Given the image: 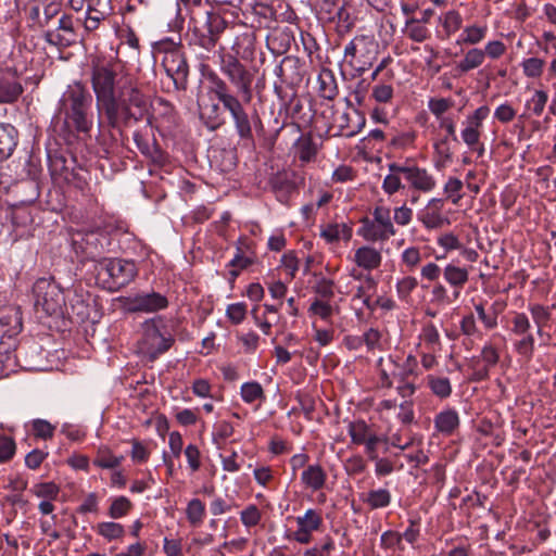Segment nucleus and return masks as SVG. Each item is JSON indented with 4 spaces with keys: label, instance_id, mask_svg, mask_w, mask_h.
<instances>
[{
    "label": "nucleus",
    "instance_id": "9",
    "mask_svg": "<svg viewBox=\"0 0 556 556\" xmlns=\"http://www.w3.org/2000/svg\"><path fill=\"white\" fill-rule=\"evenodd\" d=\"M531 323L527 314L517 312L510 319V333L518 337L513 343L515 352L526 361L534 354L535 339L531 332Z\"/></svg>",
    "mask_w": 556,
    "mask_h": 556
},
{
    "label": "nucleus",
    "instance_id": "42",
    "mask_svg": "<svg viewBox=\"0 0 556 556\" xmlns=\"http://www.w3.org/2000/svg\"><path fill=\"white\" fill-rule=\"evenodd\" d=\"M186 516L191 526L198 527L202 525L205 517V505L199 498L189 501L186 507Z\"/></svg>",
    "mask_w": 556,
    "mask_h": 556
},
{
    "label": "nucleus",
    "instance_id": "35",
    "mask_svg": "<svg viewBox=\"0 0 556 556\" xmlns=\"http://www.w3.org/2000/svg\"><path fill=\"white\" fill-rule=\"evenodd\" d=\"M548 102V93L544 89H535L525 103V110L534 116H541Z\"/></svg>",
    "mask_w": 556,
    "mask_h": 556
},
{
    "label": "nucleus",
    "instance_id": "33",
    "mask_svg": "<svg viewBox=\"0 0 556 556\" xmlns=\"http://www.w3.org/2000/svg\"><path fill=\"white\" fill-rule=\"evenodd\" d=\"M348 432L353 444L363 445L375 431L365 420L358 419L349 424Z\"/></svg>",
    "mask_w": 556,
    "mask_h": 556
},
{
    "label": "nucleus",
    "instance_id": "34",
    "mask_svg": "<svg viewBox=\"0 0 556 556\" xmlns=\"http://www.w3.org/2000/svg\"><path fill=\"white\" fill-rule=\"evenodd\" d=\"M389 174L384 177L382 182V189L388 194H393L400 189L404 188L402 184L403 173L395 170L394 167H402L400 163H390L388 165Z\"/></svg>",
    "mask_w": 556,
    "mask_h": 556
},
{
    "label": "nucleus",
    "instance_id": "50",
    "mask_svg": "<svg viewBox=\"0 0 556 556\" xmlns=\"http://www.w3.org/2000/svg\"><path fill=\"white\" fill-rule=\"evenodd\" d=\"M388 442L389 438L387 435L377 434L372 432V434L363 443L365 446V453L369 459H376L378 455V446L379 444H384V452L388 451Z\"/></svg>",
    "mask_w": 556,
    "mask_h": 556
},
{
    "label": "nucleus",
    "instance_id": "58",
    "mask_svg": "<svg viewBox=\"0 0 556 556\" xmlns=\"http://www.w3.org/2000/svg\"><path fill=\"white\" fill-rule=\"evenodd\" d=\"M416 139L415 131H403L392 136L390 147L396 150H405L414 146Z\"/></svg>",
    "mask_w": 556,
    "mask_h": 556
},
{
    "label": "nucleus",
    "instance_id": "37",
    "mask_svg": "<svg viewBox=\"0 0 556 556\" xmlns=\"http://www.w3.org/2000/svg\"><path fill=\"white\" fill-rule=\"evenodd\" d=\"M403 33L413 41L424 42L429 37V29L417 18L410 17L405 22Z\"/></svg>",
    "mask_w": 556,
    "mask_h": 556
},
{
    "label": "nucleus",
    "instance_id": "11",
    "mask_svg": "<svg viewBox=\"0 0 556 556\" xmlns=\"http://www.w3.org/2000/svg\"><path fill=\"white\" fill-rule=\"evenodd\" d=\"M296 529L287 535L289 540L299 544H308L314 532L318 531L323 526L321 511L315 508H308L303 515L294 518Z\"/></svg>",
    "mask_w": 556,
    "mask_h": 556
},
{
    "label": "nucleus",
    "instance_id": "26",
    "mask_svg": "<svg viewBox=\"0 0 556 556\" xmlns=\"http://www.w3.org/2000/svg\"><path fill=\"white\" fill-rule=\"evenodd\" d=\"M354 260L359 267L374 269L381 263V253L372 245H362L355 251Z\"/></svg>",
    "mask_w": 556,
    "mask_h": 556
},
{
    "label": "nucleus",
    "instance_id": "21",
    "mask_svg": "<svg viewBox=\"0 0 556 556\" xmlns=\"http://www.w3.org/2000/svg\"><path fill=\"white\" fill-rule=\"evenodd\" d=\"M433 424L437 432L448 437L453 434L459 426L458 413L454 408H445L434 416Z\"/></svg>",
    "mask_w": 556,
    "mask_h": 556
},
{
    "label": "nucleus",
    "instance_id": "49",
    "mask_svg": "<svg viewBox=\"0 0 556 556\" xmlns=\"http://www.w3.org/2000/svg\"><path fill=\"white\" fill-rule=\"evenodd\" d=\"M30 492L42 500H56L60 494V486L52 482H40L35 484Z\"/></svg>",
    "mask_w": 556,
    "mask_h": 556
},
{
    "label": "nucleus",
    "instance_id": "6",
    "mask_svg": "<svg viewBox=\"0 0 556 556\" xmlns=\"http://www.w3.org/2000/svg\"><path fill=\"white\" fill-rule=\"evenodd\" d=\"M219 70L228 78L230 84L241 94L245 103L252 99V83L254 74L248 70L238 58L230 53H225L224 49L218 52Z\"/></svg>",
    "mask_w": 556,
    "mask_h": 556
},
{
    "label": "nucleus",
    "instance_id": "63",
    "mask_svg": "<svg viewBox=\"0 0 556 556\" xmlns=\"http://www.w3.org/2000/svg\"><path fill=\"white\" fill-rule=\"evenodd\" d=\"M516 114H517L516 110L508 102L501 103L494 110V118L502 124L510 123L516 117Z\"/></svg>",
    "mask_w": 556,
    "mask_h": 556
},
{
    "label": "nucleus",
    "instance_id": "36",
    "mask_svg": "<svg viewBox=\"0 0 556 556\" xmlns=\"http://www.w3.org/2000/svg\"><path fill=\"white\" fill-rule=\"evenodd\" d=\"M352 236V229L345 224H330L321 230V237L329 242L349 241Z\"/></svg>",
    "mask_w": 556,
    "mask_h": 556
},
{
    "label": "nucleus",
    "instance_id": "15",
    "mask_svg": "<svg viewBox=\"0 0 556 556\" xmlns=\"http://www.w3.org/2000/svg\"><path fill=\"white\" fill-rule=\"evenodd\" d=\"M243 103L245 102L243 100L240 101V99L236 96L231 100L224 103L223 108L230 114L235 129L240 139L251 140L253 137L252 123L250 115L243 106Z\"/></svg>",
    "mask_w": 556,
    "mask_h": 556
},
{
    "label": "nucleus",
    "instance_id": "32",
    "mask_svg": "<svg viewBox=\"0 0 556 556\" xmlns=\"http://www.w3.org/2000/svg\"><path fill=\"white\" fill-rule=\"evenodd\" d=\"M391 498L392 496L390 491L383 488L370 490L365 496L362 497L363 502L370 509H379L389 506Z\"/></svg>",
    "mask_w": 556,
    "mask_h": 556
},
{
    "label": "nucleus",
    "instance_id": "61",
    "mask_svg": "<svg viewBox=\"0 0 556 556\" xmlns=\"http://www.w3.org/2000/svg\"><path fill=\"white\" fill-rule=\"evenodd\" d=\"M247 315V304L243 302L231 303L226 308L227 318L235 325L241 324Z\"/></svg>",
    "mask_w": 556,
    "mask_h": 556
},
{
    "label": "nucleus",
    "instance_id": "52",
    "mask_svg": "<svg viewBox=\"0 0 556 556\" xmlns=\"http://www.w3.org/2000/svg\"><path fill=\"white\" fill-rule=\"evenodd\" d=\"M22 91V86L16 81H0V103L15 101Z\"/></svg>",
    "mask_w": 556,
    "mask_h": 556
},
{
    "label": "nucleus",
    "instance_id": "51",
    "mask_svg": "<svg viewBox=\"0 0 556 556\" xmlns=\"http://www.w3.org/2000/svg\"><path fill=\"white\" fill-rule=\"evenodd\" d=\"M397 372L394 374L400 381L407 380L412 376L418 375V361L417 357L409 354L404 362L399 365Z\"/></svg>",
    "mask_w": 556,
    "mask_h": 556
},
{
    "label": "nucleus",
    "instance_id": "59",
    "mask_svg": "<svg viewBox=\"0 0 556 556\" xmlns=\"http://www.w3.org/2000/svg\"><path fill=\"white\" fill-rule=\"evenodd\" d=\"M309 316H318L323 320H328L332 315V306L328 301L315 299L308 307Z\"/></svg>",
    "mask_w": 556,
    "mask_h": 556
},
{
    "label": "nucleus",
    "instance_id": "48",
    "mask_svg": "<svg viewBox=\"0 0 556 556\" xmlns=\"http://www.w3.org/2000/svg\"><path fill=\"white\" fill-rule=\"evenodd\" d=\"M454 106V100L451 98H430L428 101V109L435 119L446 117L445 113Z\"/></svg>",
    "mask_w": 556,
    "mask_h": 556
},
{
    "label": "nucleus",
    "instance_id": "62",
    "mask_svg": "<svg viewBox=\"0 0 556 556\" xmlns=\"http://www.w3.org/2000/svg\"><path fill=\"white\" fill-rule=\"evenodd\" d=\"M315 293L319 296V300L329 301L333 292V282L325 277L319 278L314 286Z\"/></svg>",
    "mask_w": 556,
    "mask_h": 556
},
{
    "label": "nucleus",
    "instance_id": "54",
    "mask_svg": "<svg viewBox=\"0 0 556 556\" xmlns=\"http://www.w3.org/2000/svg\"><path fill=\"white\" fill-rule=\"evenodd\" d=\"M375 287V280L370 276H366L364 282L357 287L354 298L362 301L366 307L371 308V292Z\"/></svg>",
    "mask_w": 556,
    "mask_h": 556
},
{
    "label": "nucleus",
    "instance_id": "28",
    "mask_svg": "<svg viewBox=\"0 0 556 556\" xmlns=\"http://www.w3.org/2000/svg\"><path fill=\"white\" fill-rule=\"evenodd\" d=\"M488 27L485 25H468L463 28L458 36L457 45L476 46L479 45L486 36Z\"/></svg>",
    "mask_w": 556,
    "mask_h": 556
},
{
    "label": "nucleus",
    "instance_id": "56",
    "mask_svg": "<svg viewBox=\"0 0 556 556\" xmlns=\"http://www.w3.org/2000/svg\"><path fill=\"white\" fill-rule=\"evenodd\" d=\"M462 189V180L455 177H450L444 185V193L454 205H457L463 198V194L460 193Z\"/></svg>",
    "mask_w": 556,
    "mask_h": 556
},
{
    "label": "nucleus",
    "instance_id": "53",
    "mask_svg": "<svg viewBox=\"0 0 556 556\" xmlns=\"http://www.w3.org/2000/svg\"><path fill=\"white\" fill-rule=\"evenodd\" d=\"M447 141V137H444L434 143L437 168L445 167V165L452 161L453 153Z\"/></svg>",
    "mask_w": 556,
    "mask_h": 556
},
{
    "label": "nucleus",
    "instance_id": "19",
    "mask_svg": "<svg viewBox=\"0 0 556 556\" xmlns=\"http://www.w3.org/2000/svg\"><path fill=\"white\" fill-rule=\"evenodd\" d=\"M445 281L454 288V299L459 296V292L467 283L469 278L468 269L458 263L451 262L443 269Z\"/></svg>",
    "mask_w": 556,
    "mask_h": 556
},
{
    "label": "nucleus",
    "instance_id": "13",
    "mask_svg": "<svg viewBox=\"0 0 556 556\" xmlns=\"http://www.w3.org/2000/svg\"><path fill=\"white\" fill-rule=\"evenodd\" d=\"M490 114L488 105H481L476 109L471 114L467 115L464 122V128L460 131V137L464 143L471 150H476L480 143L481 129L483 122Z\"/></svg>",
    "mask_w": 556,
    "mask_h": 556
},
{
    "label": "nucleus",
    "instance_id": "25",
    "mask_svg": "<svg viewBox=\"0 0 556 556\" xmlns=\"http://www.w3.org/2000/svg\"><path fill=\"white\" fill-rule=\"evenodd\" d=\"M318 93L326 100H333L338 94V85L334 74L329 68H323L317 77Z\"/></svg>",
    "mask_w": 556,
    "mask_h": 556
},
{
    "label": "nucleus",
    "instance_id": "1",
    "mask_svg": "<svg viewBox=\"0 0 556 556\" xmlns=\"http://www.w3.org/2000/svg\"><path fill=\"white\" fill-rule=\"evenodd\" d=\"M124 68L117 59H96L91 66V85L99 115L104 114L114 129L130 126L148 113V99L132 83H125L116 93L118 76Z\"/></svg>",
    "mask_w": 556,
    "mask_h": 556
},
{
    "label": "nucleus",
    "instance_id": "44",
    "mask_svg": "<svg viewBox=\"0 0 556 556\" xmlns=\"http://www.w3.org/2000/svg\"><path fill=\"white\" fill-rule=\"evenodd\" d=\"M0 324L9 327L11 333H18L22 330V317L16 308L0 311Z\"/></svg>",
    "mask_w": 556,
    "mask_h": 556
},
{
    "label": "nucleus",
    "instance_id": "27",
    "mask_svg": "<svg viewBox=\"0 0 556 556\" xmlns=\"http://www.w3.org/2000/svg\"><path fill=\"white\" fill-rule=\"evenodd\" d=\"M485 61L482 49L471 48L464 54L463 59L456 64L455 70L459 74H466L480 67Z\"/></svg>",
    "mask_w": 556,
    "mask_h": 556
},
{
    "label": "nucleus",
    "instance_id": "23",
    "mask_svg": "<svg viewBox=\"0 0 556 556\" xmlns=\"http://www.w3.org/2000/svg\"><path fill=\"white\" fill-rule=\"evenodd\" d=\"M18 132L11 124L0 123V162L9 159L17 146Z\"/></svg>",
    "mask_w": 556,
    "mask_h": 556
},
{
    "label": "nucleus",
    "instance_id": "14",
    "mask_svg": "<svg viewBox=\"0 0 556 556\" xmlns=\"http://www.w3.org/2000/svg\"><path fill=\"white\" fill-rule=\"evenodd\" d=\"M348 109L340 112H333L332 124L338 128L339 134L345 137H353L357 135L365 126V117L356 109L351 106V103L345 99Z\"/></svg>",
    "mask_w": 556,
    "mask_h": 556
},
{
    "label": "nucleus",
    "instance_id": "7",
    "mask_svg": "<svg viewBox=\"0 0 556 556\" xmlns=\"http://www.w3.org/2000/svg\"><path fill=\"white\" fill-rule=\"evenodd\" d=\"M35 307L41 309L48 316L58 315L62 312L65 303L62 290L53 281L40 278L33 287Z\"/></svg>",
    "mask_w": 556,
    "mask_h": 556
},
{
    "label": "nucleus",
    "instance_id": "64",
    "mask_svg": "<svg viewBox=\"0 0 556 556\" xmlns=\"http://www.w3.org/2000/svg\"><path fill=\"white\" fill-rule=\"evenodd\" d=\"M418 281L415 277L407 276L402 278L396 283V292L400 299L407 300L412 291L416 289Z\"/></svg>",
    "mask_w": 556,
    "mask_h": 556
},
{
    "label": "nucleus",
    "instance_id": "31",
    "mask_svg": "<svg viewBox=\"0 0 556 556\" xmlns=\"http://www.w3.org/2000/svg\"><path fill=\"white\" fill-rule=\"evenodd\" d=\"M295 154L299 160L304 163H309L315 160L317 154V147L313 138L308 135L301 136L295 142Z\"/></svg>",
    "mask_w": 556,
    "mask_h": 556
},
{
    "label": "nucleus",
    "instance_id": "39",
    "mask_svg": "<svg viewBox=\"0 0 556 556\" xmlns=\"http://www.w3.org/2000/svg\"><path fill=\"white\" fill-rule=\"evenodd\" d=\"M200 117L210 130H216L223 124L220 109L216 103L202 106Z\"/></svg>",
    "mask_w": 556,
    "mask_h": 556
},
{
    "label": "nucleus",
    "instance_id": "2",
    "mask_svg": "<svg viewBox=\"0 0 556 556\" xmlns=\"http://www.w3.org/2000/svg\"><path fill=\"white\" fill-rule=\"evenodd\" d=\"M92 97L80 83L67 87L60 100V113L64 115V125L67 129L78 132H89L92 121L88 117Z\"/></svg>",
    "mask_w": 556,
    "mask_h": 556
},
{
    "label": "nucleus",
    "instance_id": "57",
    "mask_svg": "<svg viewBox=\"0 0 556 556\" xmlns=\"http://www.w3.org/2000/svg\"><path fill=\"white\" fill-rule=\"evenodd\" d=\"M462 23V15L455 10L446 12L442 20V26L448 37L460 29Z\"/></svg>",
    "mask_w": 556,
    "mask_h": 556
},
{
    "label": "nucleus",
    "instance_id": "22",
    "mask_svg": "<svg viewBox=\"0 0 556 556\" xmlns=\"http://www.w3.org/2000/svg\"><path fill=\"white\" fill-rule=\"evenodd\" d=\"M327 481V473L320 465H308L301 473V482L305 489L316 492L321 490Z\"/></svg>",
    "mask_w": 556,
    "mask_h": 556
},
{
    "label": "nucleus",
    "instance_id": "24",
    "mask_svg": "<svg viewBox=\"0 0 556 556\" xmlns=\"http://www.w3.org/2000/svg\"><path fill=\"white\" fill-rule=\"evenodd\" d=\"M355 39L358 50V59L362 61V66L358 67V71L364 72L366 70V65H371V61L377 54L378 43L374 37L366 35L356 36Z\"/></svg>",
    "mask_w": 556,
    "mask_h": 556
},
{
    "label": "nucleus",
    "instance_id": "45",
    "mask_svg": "<svg viewBox=\"0 0 556 556\" xmlns=\"http://www.w3.org/2000/svg\"><path fill=\"white\" fill-rule=\"evenodd\" d=\"M132 508V503L126 496H116L111 500L108 515L112 519H119L127 516Z\"/></svg>",
    "mask_w": 556,
    "mask_h": 556
},
{
    "label": "nucleus",
    "instance_id": "3",
    "mask_svg": "<svg viewBox=\"0 0 556 556\" xmlns=\"http://www.w3.org/2000/svg\"><path fill=\"white\" fill-rule=\"evenodd\" d=\"M226 26L227 23L219 13L210 10L203 12L193 10L189 23L190 42L211 51Z\"/></svg>",
    "mask_w": 556,
    "mask_h": 556
},
{
    "label": "nucleus",
    "instance_id": "17",
    "mask_svg": "<svg viewBox=\"0 0 556 556\" xmlns=\"http://www.w3.org/2000/svg\"><path fill=\"white\" fill-rule=\"evenodd\" d=\"M45 40L58 48H66L73 45L76 41V35L72 17L62 15L59 20L58 28L45 33Z\"/></svg>",
    "mask_w": 556,
    "mask_h": 556
},
{
    "label": "nucleus",
    "instance_id": "4",
    "mask_svg": "<svg viewBox=\"0 0 556 556\" xmlns=\"http://www.w3.org/2000/svg\"><path fill=\"white\" fill-rule=\"evenodd\" d=\"M97 276L111 292H116L128 286L138 275L134 261L125 258H101L97 262Z\"/></svg>",
    "mask_w": 556,
    "mask_h": 556
},
{
    "label": "nucleus",
    "instance_id": "30",
    "mask_svg": "<svg viewBox=\"0 0 556 556\" xmlns=\"http://www.w3.org/2000/svg\"><path fill=\"white\" fill-rule=\"evenodd\" d=\"M419 340L428 351L440 352L442 349L441 337L433 323H427L421 327Z\"/></svg>",
    "mask_w": 556,
    "mask_h": 556
},
{
    "label": "nucleus",
    "instance_id": "18",
    "mask_svg": "<svg viewBox=\"0 0 556 556\" xmlns=\"http://www.w3.org/2000/svg\"><path fill=\"white\" fill-rule=\"evenodd\" d=\"M304 73V64L293 55L283 58L276 68V74L281 78V81L293 87L302 83Z\"/></svg>",
    "mask_w": 556,
    "mask_h": 556
},
{
    "label": "nucleus",
    "instance_id": "47",
    "mask_svg": "<svg viewBox=\"0 0 556 556\" xmlns=\"http://www.w3.org/2000/svg\"><path fill=\"white\" fill-rule=\"evenodd\" d=\"M522 73L528 78H539L542 76L545 61L543 59L532 56L521 62Z\"/></svg>",
    "mask_w": 556,
    "mask_h": 556
},
{
    "label": "nucleus",
    "instance_id": "60",
    "mask_svg": "<svg viewBox=\"0 0 556 556\" xmlns=\"http://www.w3.org/2000/svg\"><path fill=\"white\" fill-rule=\"evenodd\" d=\"M394 89L391 85L380 83L372 87L371 97L379 103H389L393 99Z\"/></svg>",
    "mask_w": 556,
    "mask_h": 556
},
{
    "label": "nucleus",
    "instance_id": "8",
    "mask_svg": "<svg viewBox=\"0 0 556 556\" xmlns=\"http://www.w3.org/2000/svg\"><path fill=\"white\" fill-rule=\"evenodd\" d=\"M142 338L139 341L140 352L147 355L151 361L157 358L172 346L174 339L165 336L160 330L155 319L147 320L142 325Z\"/></svg>",
    "mask_w": 556,
    "mask_h": 556
},
{
    "label": "nucleus",
    "instance_id": "10",
    "mask_svg": "<svg viewBox=\"0 0 556 556\" xmlns=\"http://www.w3.org/2000/svg\"><path fill=\"white\" fill-rule=\"evenodd\" d=\"M361 235L367 241H386L394 235L393 224L390 212L386 207H377L374 212V218H365L358 229Z\"/></svg>",
    "mask_w": 556,
    "mask_h": 556
},
{
    "label": "nucleus",
    "instance_id": "12",
    "mask_svg": "<svg viewBox=\"0 0 556 556\" xmlns=\"http://www.w3.org/2000/svg\"><path fill=\"white\" fill-rule=\"evenodd\" d=\"M125 308L130 313H155L168 306V300L159 292H140L125 299Z\"/></svg>",
    "mask_w": 556,
    "mask_h": 556
},
{
    "label": "nucleus",
    "instance_id": "41",
    "mask_svg": "<svg viewBox=\"0 0 556 556\" xmlns=\"http://www.w3.org/2000/svg\"><path fill=\"white\" fill-rule=\"evenodd\" d=\"M427 382L429 389L435 396L440 399H447L451 396L452 384L448 378L429 375L427 376Z\"/></svg>",
    "mask_w": 556,
    "mask_h": 556
},
{
    "label": "nucleus",
    "instance_id": "5",
    "mask_svg": "<svg viewBox=\"0 0 556 556\" xmlns=\"http://www.w3.org/2000/svg\"><path fill=\"white\" fill-rule=\"evenodd\" d=\"M163 53L162 66L166 75L173 80L175 90H186L188 86L189 66L181 48L170 41H162L156 47Z\"/></svg>",
    "mask_w": 556,
    "mask_h": 556
},
{
    "label": "nucleus",
    "instance_id": "46",
    "mask_svg": "<svg viewBox=\"0 0 556 556\" xmlns=\"http://www.w3.org/2000/svg\"><path fill=\"white\" fill-rule=\"evenodd\" d=\"M529 312L531 313L532 319L536 326V333L543 334V328L551 319V311L548 307L541 304L529 305Z\"/></svg>",
    "mask_w": 556,
    "mask_h": 556
},
{
    "label": "nucleus",
    "instance_id": "43",
    "mask_svg": "<svg viewBox=\"0 0 556 556\" xmlns=\"http://www.w3.org/2000/svg\"><path fill=\"white\" fill-rule=\"evenodd\" d=\"M255 262V256L251 253L249 255L244 254L240 248H238V251L233 258L229 262V266L232 267V269L229 270V275L232 279H236L240 271L248 268Z\"/></svg>",
    "mask_w": 556,
    "mask_h": 556
},
{
    "label": "nucleus",
    "instance_id": "16",
    "mask_svg": "<svg viewBox=\"0 0 556 556\" xmlns=\"http://www.w3.org/2000/svg\"><path fill=\"white\" fill-rule=\"evenodd\" d=\"M395 170L403 173V179L409 187L429 192L435 187V179L430 175L426 168H420L413 164H402V167H394Z\"/></svg>",
    "mask_w": 556,
    "mask_h": 556
},
{
    "label": "nucleus",
    "instance_id": "29",
    "mask_svg": "<svg viewBox=\"0 0 556 556\" xmlns=\"http://www.w3.org/2000/svg\"><path fill=\"white\" fill-rule=\"evenodd\" d=\"M123 460V455H114L110 447L103 445L98 448L93 465L101 469H116Z\"/></svg>",
    "mask_w": 556,
    "mask_h": 556
},
{
    "label": "nucleus",
    "instance_id": "55",
    "mask_svg": "<svg viewBox=\"0 0 556 556\" xmlns=\"http://www.w3.org/2000/svg\"><path fill=\"white\" fill-rule=\"evenodd\" d=\"M240 520L247 529L253 528L261 522L262 513L256 505L250 504L240 511Z\"/></svg>",
    "mask_w": 556,
    "mask_h": 556
},
{
    "label": "nucleus",
    "instance_id": "40",
    "mask_svg": "<svg viewBox=\"0 0 556 556\" xmlns=\"http://www.w3.org/2000/svg\"><path fill=\"white\" fill-rule=\"evenodd\" d=\"M96 531L100 536L109 542L119 540L125 534L124 526L114 521L99 522L97 525Z\"/></svg>",
    "mask_w": 556,
    "mask_h": 556
},
{
    "label": "nucleus",
    "instance_id": "38",
    "mask_svg": "<svg viewBox=\"0 0 556 556\" xmlns=\"http://www.w3.org/2000/svg\"><path fill=\"white\" fill-rule=\"evenodd\" d=\"M240 395L244 403H262L265 400V393L262 386L256 381L244 382L240 388Z\"/></svg>",
    "mask_w": 556,
    "mask_h": 556
},
{
    "label": "nucleus",
    "instance_id": "20",
    "mask_svg": "<svg viewBox=\"0 0 556 556\" xmlns=\"http://www.w3.org/2000/svg\"><path fill=\"white\" fill-rule=\"evenodd\" d=\"M442 208L443 200L433 198L428 202L427 206L418 213V219L427 228L440 227L444 222V218L441 214Z\"/></svg>",
    "mask_w": 556,
    "mask_h": 556
}]
</instances>
